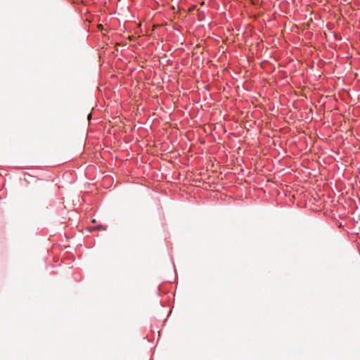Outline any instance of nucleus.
Wrapping results in <instances>:
<instances>
[{
	"label": "nucleus",
	"instance_id": "obj_1",
	"mask_svg": "<svg viewBox=\"0 0 360 360\" xmlns=\"http://www.w3.org/2000/svg\"><path fill=\"white\" fill-rule=\"evenodd\" d=\"M88 118H89H89H91V114H89V115H88Z\"/></svg>",
	"mask_w": 360,
	"mask_h": 360
}]
</instances>
